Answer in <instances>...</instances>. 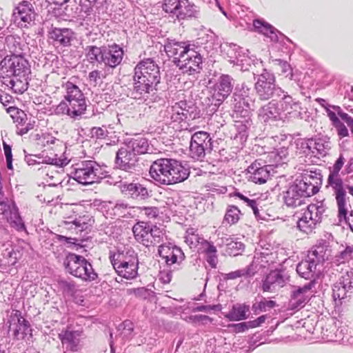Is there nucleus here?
<instances>
[{
    "label": "nucleus",
    "instance_id": "f03ea898",
    "mask_svg": "<svg viewBox=\"0 0 353 353\" xmlns=\"http://www.w3.org/2000/svg\"><path fill=\"white\" fill-rule=\"evenodd\" d=\"M28 61L21 55H6L0 63V81L14 93L22 94L28 87Z\"/></svg>",
    "mask_w": 353,
    "mask_h": 353
},
{
    "label": "nucleus",
    "instance_id": "338daca9",
    "mask_svg": "<svg viewBox=\"0 0 353 353\" xmlns=\"http://www.w3.org/2000/svg\"><path fill=\"white\" fill-rule=\"evenodd\" d=\"M141 212L149 219H154L159 214V210L157 207H143Z\"/></svg>",
    "mask_w": 353,
    "mask_h": 353
},
{
    "label": "nucleus",
    "instance_id": "79ce46f5",
    "mask_svg": "<svg viewBox=\"0 0 353 353\" xmlns=\"http://www.w3.org/2000/svg\"><path fill=\"white\" fill-rule=\"evenodd\" d=\"M221 49L228 61L234 65L240 57L239 54H243L241 48L234 43H224L221 46Z\"/></svg>",
    "mask_w": 353,
    "mask_h": 353
},
{
    "label": "nucleus",
    "instance_id": "39448f33",
    "mask_svg": "<svg viewBox=\"0 0 353 353\" xmlns=\"http://www.w3.org/2000/svg\"><path fill=\"white\" fill-rule=\"evenodd\" d=\"M250 88L245 83H243L239 92L233 95L234 112L236 119H239L236 122L243 125L242 130L251 126V111L255 108V99L250 96Z\"/></svg>",
    "mask_w": 353,
    "mask_h": 353
},
{
    "label": "nucleus",
    "instance_id": "e2e57ef3",
    "mask_svg": "<svg viewBox=\"0 0 353 353\" xmlns=\"http://www.w3.org/2000/svg\"><path fill=\"white\" fill-rule=\"evenodd\" d=\"M120 327H122V331L121 332V334L123 336V338L128 339L131 337L132 332H133L134 327H133V323L129 321H125Z\"/></svg>",
    "mask_w": 353,
    "mask_h": 353
},
{
    "label": "nucleus",
    "instance_id": "4468645a",
    "mask_svg": "<svg viewBox=\"0 0 353 353\" xmlns=\"http://www.w3.org/2000/svg\"><path fill=\"white\" fill-rule=\"evenodd\" d=\"M326 187L335 198L339 219H346L348 211L352 209L351 199L348 196L347 181L327 185Z\"/></svg>",
    "mask_w": 353,
    "mask_h": 353
},
{
    "label": "nucleus",
    "instance_id": "f704fd0d",
    "mask_svg": "<svg viewBox=\"0 0 353 353\" xmlns=\"http://www.w3.org/2000/svg\"><path fill=\"white\" fill-rule=\"evenodd\" d=\"M112 265L117 274L127 279H132L137 276L138 263L133 259L132 262L112 263Z\"/></svg>",
    "mask_w": 353,
    "mask_h": 353
},
{
    "label": "nucleus",
    "instance_id": "0e129e2a",
    "mask_svg": "<svg viewBox=\"0 0 353 353\" xmlns=\"http://www.w3.org/2000/svg\"><path fill=\"white\" fill-rule=\"evenodd\" d=\"M46 163L48 164L47 165H50L52 167V165H57L59 167H63L66 165L69 161L66 158L65 159H60L57 157H48L45 159Z\"/></svg>",
    "mask_w": 353,
    "mask_h": 353
},
{
    "label": "nucleus",
    "instance_id": "20e7f679",
    "mask_svg": "<svg viewBox=\"0 0 353 353\" xmlns=\"http://www.w3.org/2000/svg\"><path fill=\"white\" fill-rule=\"evenodd\" d=\"M322 176L320 172H307L301 179H296L283 192V200L285 205L291 208H296L305 203V199L319 190Z\"/></svg>",
    "mask_w": 353,
    "mask_h": 353
},
{
    "label": "nucleus",
    "instance_id": "6e6d98bb",
    "mask_svg": "<svg viewBox=\"0 0 353 353\" xmlns=\"http://www.w3.org/2000/svg\"><path fill=\"white\" fill-rule=\"evenodd\" d=\"M59 285L63 292L68 296H73L77 291V285L72 281H61Z\"/></svg>",
    "mask_w": 353,
    "mask_h": 353
},
{
    "label": "nucleus",
    "instance_id": "7ed1b4c3",
    "mask_svg": "<svg viewBox=\"0 0 353 353\" xmlns=\"http://www.w3.org/2000/svg\"><path fill=\"white\" fill-rule=\"evenodd\" d=\"M164 50L183 73L191 75L199 73L202 69V57L189 43L168 39L164 45Z\"/></svg>",
    "mask_w": 353,
    "mask_h": 353
},
{
    "label": "nucleus",
    "instance_id": "680f3d73",
    "mask_svg": "<svg viewBox=\"0 0 353 353\" xmlns=\"http://www.w3.org/2000/svg\"><path fill=\"white\" fill-rule=\"evenodd\" d=\"M41 142L42 145H59L62 143V141L59 139L52 137L50 134H42L41 137L40 138Z\"/></svg>",
    "mask_w": 353,
    "mask_h": 353
},
{
    "label": "nucleus",
    "instance_id": "58836bf2",
    "mask_svg": "<svg viewBox=\"0 0 353 353\" xmlns=\"http://www.w3.org/2000/svg\"><path fill=\"white\" fill-rule=\"evenodd\" d=\"M288 156V149L285 147H281L274 150L268 153L265 163H268L269 165L277 167L279 165L285 163Z\"/></svg>",
    "mask_w": 353,
    "mask_h": 353
},
{
    "label": "nucleus",
    "instance_id": "c03bdc74",
    "mask_svg": "<svg viewBox=\"0 0 353 353\" xmlns=\"http://www.w3.org/2000/svg\"><path fill=\"white\" fill-rule=\"evenodd\" d=\"M103 47L88 46L85 48V57L90 63H103Z\"/></svg>",
    "mask_w": 353,
    "mask_h": 353
},
{
    "label": "nucleus",
    "instance_id": "72a5a7b5",
    "mask_svg": "<svg viewBox=\"0 0 353 353\" xmlns=\"http://www.w3.org/2000/svg\"><path fill=\"white\" fill-rule=\"evenodd\" d=\"M168 159H159L154 161L150 168V176L158 183L165 185L168 171Z\"/></svg>",
    "mask_w": 353,
    "mask_h": 353
},
{
    "label": "nucleus",
    "instance_id": "5fc2aeb1",
    "mask_svg": "<svg viewBox=\"0 0 353 353\" xmlns=\"http://www.w3.org/2000/svg\"><path fill=\"white\" fill-rule=\"evenodd\" d=\"M226 241L227 252L230 255L236 256L244 250V244L241 242L230 241L228 238Z\"/></svg>",
    "mask_w": 353,
    "mask_h": 353
},
{
    "label": "nucleus",
    "instance_id": "9b49d317",
    "mask_svg": "<svg viewBox=\"0 0 353 353\" xmlns=\"http://www.w3.org/2000/svg\"><path fill=\"white\" fill-rule=\"evenodd\" d=\"M254 84V90L259 99L267 101L274 97H281L284 93L283 90L276 86L274 74L264 69L263 72L258 74Z\"/></svg>",
    "mask_w": 353,
    "mask_h": 353
},
{
    "label": "nucleus",
    "instance_id": "c85d7f7f",
    "mask_svg": "<svg viewBox=\"0 0 353 353\" xmlns=\"http://www.w3.org/2000/svg\"><path fill=\"white\" fill-rule=\"evenodd\" d=\"M279 102L272 100L258 110V117L260 121L264 123L282 121Z\"/></svg>",
    "mask_w": 353,
    "mask_h": 353
},
{
    "label": "nucleus",
    "instance_id": "9d476101",
    "mask_svg": "<svg viewBox=\"0 0 353 353\" xmlns=\"http://www.w3.org/2000/svg\"><path fill=\"white\" fill-rule=\"evenodd\" d=\"M161 8L179 21L197 18L199 14L198 7L189 0H163Z\"/></svg>",
    "mask_w": 353,
    "mask_h": 353
},
{
    "label": "nucleus",
    "instance_id": "5701e85b",
    "mask_svg": "<svg viewBox=\"0 0 353 353\" xmlns=\"http://www.w3.org/2000/svg\"><path fill=\"white\" fill-rule=\"evenodd\" d=\"M35 13L32 6L28 1H23L14 10L12 14L13 21L19 27L26 28L33 22Z\"/></svg>",
    "mask_w": 353,
    "mask_h": 353
},
{
    "label": "nucleus",
    "instance_id": "a19ab883",
    "mask_svg": "<svg viewBox=\"0 0 353 353\" xmlns=\"http://www.w3.org/2000/svg\"><path fill=\"white\" fill-rule=\"evenodd\" d=\"M344 163L345 159L343 157L342 155H340L338 159L335 161L333 166L329 168V175L327 181V185H330L345 181L341 178L342 173H340V171L342 169Z\"/></svg>",
    "mask_w": 353,
    "mask_h": 353
},
{
    "label": "nucleus",
    "instance_id": "ea45409f",
    "mask_svg": "<svg viewBox=\"0 0 353 353\" xmlns=\"http://www.w3.org/2000/svg\"><path fill=\"white\" fill-rule=\"evenodd\" d=\"M250 312V305L245 303H236L233 305L232 309L225 315L230 321H239L248 319V313Z\"/></svg>",
    "mask_w": 353,
    "mask_h": 353
},
{
    "label": "nucleus",
    "instance_id": "2f4dec72",
    "mask_svg": "<svg viewBox=\"0 0 353 353\" xmlns=\"http://www.w3.org/2000/svg\"><path fill=\"white\" fill-rule=\"evenodd\" d=\"M123 57V50L118 45L104 46L103 64L112 68L119 65Z\"/></svg>",
    "mask_w": 353,
    "mask_h": 353
},
{
    "label": "nucleus",
    "instance_id": "09e8293b",
    "mask_svg": "<svg viewBox=\"0 0 353 353\" xmlns=\"http://www.w3.org/2000/svg\"><path fill=\"white\" fill-rule=\"evenodd\" d=\"M134 259L138 263L137 254L130 250H127L125 252H118L110 256L111 263L132 262Z\"/></svg>",
    "mask_w": 353,
    "mask_h": 353
},
{
    "label": "nucleus",
    "instance_id": "423d86ee",
    "mask_svg": "<svg viewBox=\"0 0 353 353\" xmlns=\"http://www.w3.org/2000/svg\"><path fill=\"white\" fill-rule=\"evenodd\" d=\"M327 258L325 248L323 245L316 246L309 251L305 260L299 263L296 272L301 277L315 282L316 272H321V267Z\"/></svg>",
    "mask_w": 353,
    "mask_h": 353
},
{
    "label": "nucleus",
    "instance_id": "cd10ccee",
    "mask_svg": "<svg viewBox=\"0 0 353 353\" xmlns=\"http://www.w3.org/2000/svg\"><path fill=\"white\" fill-rule=\"evenodd\" d=\"M9 331L12 332L13 336L17 338H23L30 330V323L22 316L19 310H15L10 317Z\"/></svg>",
    "mask_w": 353,
    "mask_h": 353
},
{
    "label": "nucleus",
    "instance_id": "0eeeda50",
    "mask_svg": "<svg viewBox=\"0 0 353 353\" xmlns=\"http://www.w3.org/2000/svg\"><path fill=\"white\" fill-rule=\"evenodd\" d=\"M71 177L84 185L99 183L105 177L101 167L94 161H82L73 165Z\"/></svg>",
    "mask_w": 353,
    "mask_h": 353
},
{
    "label": "nucleus",
    "instance_id": "49530a36",
    "mask_svg": "<svg viewBox=\"0 0 353 353\" xmlns=\"http://www.w3.org/2000/svg\"><path fill=\"white\" fill-rule=\"evenodd\" d=\"M276 302L272 300H267L265 298L262 297L261 301H255L252 306V310L255 314H259L261 312L268 311L269 310L274 307Z\"/></svg>",
    "mask_w": 353,
    "mask_h": 353
},
{
    "label": "nucleus",
    "instance_id": "6ab92c4d",
    "mask_svg": "<svg viewBox=\"0 0 353 353\" xmlns=\"http://www.w3.org/2000/svg\"><path fill=\"white\" fill-rule=\"evenodd\" d=\"M279 105L283 121L285 119H294L302 118L301 114L303 109L301 107V104L291 96L283 93L281 96V99L279 101Z\"/></svg>",
    "mask_w": 353,
    "mask_h": 353
},
{
    "label": "nucleus",
    "instance_id": "1a4fd4ad",
    "mask_svg": "<svg viewBox=\"0 0 353 353\" xmlns=\"http://www.w3.org/2000/svg\"><path fill=\"white\" fill-rule=\"evenodd\" d=\"M64 266L68 272L84 281H93L97 278L92 264L82 256L70 253L64 261Z\"/></svg>",
    "mask_w": 353,
    "mask_h": 353
},
{
    "label": "nucleus",
    "instance_id": "f8f14e48",
    "mask_svg": "<svg viewBox=\"0 0 353 353\" xmlns=\"http://www.w3.org/2000/svg\"><path fill=\"white\" fill-rule=\"evenodd\" d=\"M132 231L136 240L145 247L155 245L163 240V230L146 222L137 223L134 225Z\"/></svg>",
    "mask_w": 353,
    "mask_h": 353
},
{
    "label": "nucleus",
    "instance_id": "2eb2a0df",
    "mask_svg": "<svg viewBox=\"0 0 353 353\" xmlns=\"http://www.w3.org/2000/svg\"><path fill=\"white\" fill-rule=\"evenodd\" d=\"M212 150V139L208 132L199 131L191 134L190 155L192 159L202 160Z\"/></svg>",
    "mask_w": 353,
    "mask_h": 353
},
{
    "label": "nucleus",
    "instance_id": "412c9836",
    "mask_svg": "<svg viewBox=\"0 0 353 353\" xmlns=\"http://www.w3.org/2000/svg\"><path fill=\"white\" fill-rule=\"evenodd\" d=\"M74 78H71L65 83L63 87L65 90L64 99L72 105H74L81 111L85 113L87 103L84 94L82 92L79 86L74 81Z\"/></svg>",
    "mask_w": 353,
    "mask_h": 353
},
{
    "label": "nucleus",
    "instance_id": "6e6552de",
    "mask_svg": "<svg viewBox=\"0 0 353 353\" xmlns=\"http://www.w3.org/2000/svg\"><path fill=\"white\" fill-rule=\"evenodd\" d=\"M326 210L323 201L310 204L299 216L297 227L304 233H312L325 216Z\"/></svg>",
    "mask_w": 353,
    "mask_h": 353
},
{
    "label": "nucleus",
    "instance_id": "8fccbe9b",
    "mask_svg": "<svg viewBox=\"0 0 353 353\" xmlns=\"http://www.w3.org/2000/svg\"><path fill=\"white\" fill-rule=\"evenodd\" d=\"M3 262L6 265H14L21 258L22 254L18 250L6 249L3 254Z\"/></svg>",
    "mask_w": 353,
    "mask_h": 353
},
{
    "label": "nucleus",
    "instance_id": "ddd939ff",
    "mask_svg": "<svg viewBox=\"0 0 353 353\" xmlns=\"http://www.w3.org/2000/svg\"><path fill=\"white\" fill-rule=\"evenodd\" d=\"M353 297V269L343 273L332 285V298L336 305L348 303Z\"/></svg>",
    "mask_w": 353,
    "mask_h": 353
},
{
    "label": "nucleus",
    "instance_id": "b1692460",
    "mask_svg": "<svg viewBox=\"0 0 353 353\" xmlns=\"http://www.w3.org/2000/svg\"><path fill=\"white\" fill-rule=\"evenodd\" d=\"M315 282L310 281L303 287H299L292 292L289 305L292 310H299L303 307L310 299L314 287Z\"/></svg>",
    "mask_w": 353,
    "mask_h": 353
},
{
    "label": "nucleus",
    "instance_id": "aec40b11",
    "mask_svg": "<svg viewBox=\"0 0 353 353\" xmlns=\"http://www.w3.org/2000/svg\"><path fill=\"white\" fill-rule=\"evenodd\" d=\"M288 280L289 276L283 271L272 270L262 279L260 288L263 292L274 293L285 286Z\"/></svg>",
    "mask_w": 353,
    "mask_h": 353
},
{
    "label": "nucleus",
    "instance_id": "774afa93",
    "mask_svg": "<svg viewBox=\"0 0 353 353\" xmlns=\"http://www.w3.org/2000/svg\"><path fill=\"white\" fill-rule=\"evenodd\" d=\"M254 257H259V261L256 264L259 268H265L269 265L270 255L268 254L260 253L256 254Z\"/></svg>",
    "mask_w": 353,
    "mask_h": 353
},
{
    "label": "nucleus",
    "instance_id": "69168bd1",
    "mask_svg": "<svg viewBox=\"0 0 353 353\" xmlns=\"http://www.w3.org/2000/svg\"><path fill=\"white\" fill-rule=\"evenodd\" d=\"M128 204L123 202H117L114 206L113 210L114 214L119 216H123L125 214V212L128 209Z\"/></svg>",
    "mask_w": 353,
    "mask_h": 353
},
{
    "label": "nucleus",
    "instance_id": "e433bc0d",
    "mask_svg": "<svg viewBox=\"0 0 353 353\" xmlns=\"http://www.w3.org/2000/svg\"><path fill=\"white\" fill-rule=\"evenodd\" d=\"M49 33L50 39H52L56 44H59L64 47L70 46L74 34L70 29L57 28H52Z\"/></svg>",
    "mask_w": 353,
    "mask_h": 353
},
{
    "label": "nucleus",
    "instance_id": "de8ad7c7",
    "mask_svg": "<svg viewBox=\"0 0 353 353\" xmlns=\"http://www.w3.org/2000/svg\"><path fill=\"white\" fill-rule=\"evenodd\" d=\"M241 215V211L234 205H230L226 210L225 214L223 221V224L227 223L232 225L236 223Z\"/></svg>",
    "mask_w": 353,
    "mask_h": 353
},
{
    "label": "nucleus",
    "instance_id": "c756f323",
    "mask_svg": "<svg viewBox=\"0 0 353 353\" xmlns=\"http://www.w3.org/2000/svg\"><path fill=\"white\" fill-rule=\"evenodd\" d=\"M58 336L66 350L77 352L81 349V332L70 330H62Z\"/></svg>",
    "mask_w": 353,
    "mask_h": 353
},
{
    "label": "nucleus",
    "instance_id": "393cba45",
    "mask_svg": "<svg viewBox=\"0 0 353 353\" xmlns=\"http://www.w3.org/2000/svg\"><path fill=\"white\" fill-rule=\"evenodd\" d=\"M21 39L16 35H7L0 33V57H6V52H9L11 56L23 53Z\"/></svg>",
    "mask_w": 353,
    "mask_h": 353
},
{
    "label": "nucleus",
    "instance_id": "3c124183",
    "mask_svg": "<svg viewBox=\"0 0 353 353\" xmlns=\"http://www.w3.org/2000/svg\"><path fill=\"white\" fill-rule=\"evenodd\" d=\"M203 239L199 235L197 230L193 228H188L185 232V242L190 248H196Z\"/></svg>",
    "mask_w": 353,
    "mask_h": 353
},
{
    "label": "nucleus",
    "instance_id": "4d7b16f0",
    "mask_svg": "<svg viewBox=\"0 0 353 353\" xmlns=\"http://www.w3.org/2000/svg\"><path fill=\"white\" fill-rule=\"evenodd\" d=\"M239 58H238L236 62L234 65L239 66L240 70L242 71H247L250 70L251 67V59L246 56L244 53L242 54H239Z\"/></svg>",
    "mask_w": 353,
    "mask_h": 353
},
{
    "label": "nucleus",
    "instance_id": "864d4df0",
    "mask_svg": "<svg viewBox=\"0 0 353 353\" xmlns=\"http://www.w3.org/2000/svg\"><path fill=\"white\" fill-rule=\"evenodd\" d=\"M272 63L283 74H285L286 77H289L290 79H292V68L286 61L281 59H272Z\"/></svg>",
    "mask_w": 353,
    "mask_h": 353
},
{
    "label": "nucleus",
    "instance_id": "a211bd4d",
    "mask_svg": "<svg viewBox=\"0 0 353 353\" xmlns=\"http://www.w3.org/2000/svg\"><path fill=\"white\" fill-rule=\"evenodd\" d=\"M137 161V155L125 142L116 153L114 161L116 166L122 170L132 172L135 170Z\"/></svg>",
    "mask_w": 353,
    "mask_h": 353
},
{
    "label": "nucleus",
    "instance_id": "f257e3e1",
    "mask_svg": "<svg viewBox=\"0 0 353 353\" xmlns=\"http://www.w3.org/2000/svg\"><path fill=\"white\" fill-rule=\"evenodd\" d=\"M133 81L132 98L146 105L157 100V87L161 81V74L154 60L145 59L139 62L134 69Z\"/></svg>",
    "mask_w": 353,
    "mask_h": 353
},
{
    "label": "nucleus",
    "instance_id": "4c0bfd02",
    "mask_svg": "<svg viewBox=\"0 0 353 353\" xmlns=\"http://www.w3.org/2000/svg\"><path fill=\"white\" fill-rule=\"evenodd\" d=\"M54 112L56 114H67L74 120L79 119L81 118L82 115L85 114V112L75 105H72V103H70V102L65 100L59 103L56 107Z\"/></svg>",
    "mask_w": 353,
    "mask_h": 353
},
{
    "label": "nucleus",
    "instance_id": "13d9d810",
    "mask_svg": "<svg viewBox=\"0 0 353 353\" xmlns=\"http://www.w3.org/2000/svg\"><path fill=\"white\" fill-rule=\"evenodd\" d=\"M108 131L105 126L93 127L90 130V135L92 138L97 139H104L108 136Z\"/></svg>",
    "mask_w": 353,
    "mask_h": 353
},
{
    "label": "nucleus",
    "instance_id": "f3484780",
    "mask_svg": "<svg viewBox=\"0 0 353 353\" xmlns=\"http://www.w3.org/2000/svg\"><path fill=\"white\" fill-rule=\"evenodd\" d=\"M0 223H9L11 227L19 231L26 229L19 210L12 201H0Z\"/></svg>",
    "mask_w": 353,
    "mask_h": 353
},
{
    "label": "nucleus",
    "instance_id": "603ef678",
    "mask_svg": "<svg viewBox=\"0 0 353 353\" xmlns=\"http://www.w3.org/2000/svg\"><path fill=\"white\" fill-rule=\"evenodd\" d=\"M64 224L68 226V228L74 229L78 232H81L86 230L88 226L87 218L85 216H79V218H75L71 221H64Z\"/></svg>",
    "mask_w": 353,
    "mask_h": 353
},
{
    "label": "nucleus",
    "instance_id": "473e14b6",
    "mask_svg": "<svg viewBox=\"0 0 353 353\" xmlns=\"http://www.w3.org/2000/svg\"><path fill=\"white\" fill-rule=\"evenodd\" d=\"M121 190L128 196L139 201L145 200L150 196L148 189L140 183H124Z\"/></svg>",
    "mask_w": 353,
    "mask_h": 353
},
{
    "label": "nucleus",
    "instance_id": "7c9ffc66",
    "mask_svg": "<svg viewBox=\"0 0 353 353\" xmlns=\"http://www.w3.org/2000/svg\"><path fill=\"white\" fill-rule=\"evenodd\" d=\"M307 148L315 155L325 157L331 149L330 138L325 135H319L307 141Z\"/></svg>",
    "mask_w": 353,
    "mask_h": 353
},
{
    "label": "nucleus",
    "instance_id": "dca6fc26",
    "mask_svg": "<svg viewBox=\"0 0 353 353\" xmlns=\"http://www.w3.org/2000/svg\"><path fill=\"white\" fill-rule=\"evenodd\" d=\"M233 87L234 80L232 77L228 74L221 75L211 89L209 98L211 105L216 108L219 107L231 94Z\"/></svg>",
    "mask_w": 353,
    "mask_h": 353
},
{
    "label": "nucleus",
    "instance_id": "a878e982",
    "mask_svg": "<svg viewBox=\"0 0 353 353\" xmlns=\"http://www.w3.org/2000/svg\"><path fill=\"white\" fill-rule=\"evenodd\" d=\"M271 165H263L261 162L255 161L247 169L249 181L254 183L263 184L270 178Z\"/></svg>",
    "mask_w": 353,
    "mask_h": 353
},
{
    "label": "nucleus",
    "instance_id": "c9c22d12",
    "mask_svg": "<svg viewBox=\"0 0 353 353\" xmlns=\"http://www.w3.org/2000/svg\"><path fill=\"white\" fill-rule=\"evenodd\" d=\"M130 148L138 156L152 152V146L148 139L141 136H135L125 141Z\"/></svg>",
    "mask_w": 353,
    "mask_h": 353
},
{
    "label": "nucleus",
    "instance_id": "37998d69",
    "mask_svg": "<svg viewBox=\"0 0 353 353\" xmlns=\"http://www.w3.org/2000/svg\"><path fill=\"white\" fill-rule=\"evenodd\" d=\"M253 26L257 32L269 37L272 41H276L278 40L276 30L271 25L257 19L253 21Z\"/></svg>",
    "mask_w": 353,
    "mask_h": 353
},
{
    "label": "nucleus",
    "instance_id": "a18cd8bd",
    "mask_svg": "<svg viewBox=\"0 0 353 353\" xmlns=\"http://www.w3.org/2000/svg\"><path fill=\"white\" fill-rule=\"evenodd\" d=\"M326 112L332 125L336 128L338 135L341 138L348 136V130L339 118L334 112H332L330 108H326Z\"/></svg>",
    "mask_w": 353,
    "mask_h": 353
},
{
    "label": "nucleus",
    "instance_id": "052dcab7",
    "mask_svg": "<svg viewBox=\"0 0 353 353\" xmlns=\"http://www.w3.org/2000/svg\"><path fill=\"white\" fill-rule=\"evenodd\" d=\"M259 259V257H254L252 263L247 268L243 269L245 276H252L255 274L259 269V267L256 264L258 262H260Z\"/></svg>",
    "mask_w": 353,
    "mask_h": 353
},
{
    "label": "nucleus",
    "instance_id": "bb28decb",
    "mask_svg": "<svg viewBox=\"0 0 353 353\" xmlns=\"http://www.w3.org/2000/svg\"><path fill=\"white\" fill-rule=\"evenodd\" d=\"M158 252L168 266L174 264L179 265L185 259V254L182 250L171 243L161 245Z\"/></svg>",
    "mask_w": 353,
    "mask_h": 353
},
{
    "label": "nucleus",
    "instance_id": "bf43d9fd",
    "mask_svg": "<svg viewBox=\"0 0 353 353\" xmlns=\"http://www.w3.org/2000/svg\"><path fill=\"white\" fill-rule=\"evenodd\" d=\"M336 261L340 263H344L353 258V245L347 246L339 256H336Z\"/></svg>",
    "mask_w": 353,
    "mask_h": 353
},
{
    "label": "nucleus",
    "instance_id": "4be33fe9",
    "mask_svg": "<svg viewBox=\"0 0 353 353\" xmlns=\"http://www.w3.org/2000/svg\"><path fill=\"white\" fill-rule=\"evenodd\" d=\"M168 171L165 185H172L184 181L190 174L189 170L185 168L181 162L168 159Z\"/></svg>",
    "mask_w": 353,
    "mask_h": 353
}]
</instances>
